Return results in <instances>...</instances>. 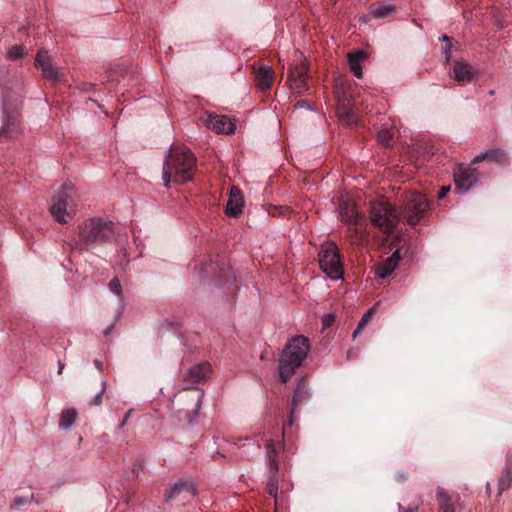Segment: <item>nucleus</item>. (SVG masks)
Here are the masks:
<instances>
[{
  "instance_id": "obj_1",
  "label": "nucleus",
  "mask_w": 512,
  "mask_h": 512,
  "mask_svg": "<svg viewBox=\"0 0 512 512\" xmlns=\"http://www.w3.org/2000/svg\"><path fill=\"white\" fill-rule=\"evenodd\" d=\"M196 158L187 148L170 146L163 164L162 179L165 187L173 179L176 183H185L192 179Z\"/></svg>"
},
{
  "instance_id": "obj_2",
  "label": "nucleus",
  "mask_w": 512,
  "mask_h": 512,
  "mask_svg": "<svg viewBox=\"0 0 512 512\" xmlns=\"http://www.w3.org/2000/svg\"><path fill=\"white\" fill-rule=\"evenodd\" d=\"M309 351V340L305 336H295L288 342L281 353L278 365L279 377L283 383L291 379Z\"/></svg>"
},
{
  "instance_id": "obj_3",
  "label": "nucleus",
  "mask_w": 512,
  "mask_h": 512,
  "mask_svg": "<svg viewBox=\"0 0 512 512\" xmlns=\"http://www.w3.org/2000/svg\"><path fill=\"white\" fill-rule=\"evenodd\" d=\"M114 238L113 222L104 221L100 218H91L80 226L79 240L75 242V246L82 249L95 243L109 242Z\"/></svg>"
},
{
  "instance_id": "obj_4",
  "label": "nucleus",
  "mask_w": 512,
  "mask_h": 512,
  "mask_svg": "<svg viewBox=\"0 0 512 512\" xmlns=\"http://www.w3.org/2000/svg\"><path fill=\"white\" fill-rule=\"evenodd\" d=\"M371 222L384 232L391 233L399 221V214L391 203L380 199L374 201L370 208Z\"/></svg>"
},
{
  "instance_id": "obj_5",
  "label": "nucleus",
  "mask_w": 512,
  "mask_h": 512,
  "mask_svg": "<svg viewBox=\"0 0 512 512\" xmlns=\"http://www.w3.org/2000/svg\"><path fill=\"white\" fill-rule=\"evenodd\" d=\"M173 405L179 420H185L187 423L191 424L200 410L201 396L198 391L194 389L179 394Z\"/></svg>"
},
{
  "instance_id": "obj_6",
  "label": "nucleus",
  "mask_w": 512,
  "mask_h": 512,
  "mask_svg": "<svg viewBox=\"0 0 512 512\" xmlns=\"http://www.w3.org/2000/svg\"><path fill=\"white\" fill-rule=\"evenodd\" d=\"M319 266L332 280L342 278L343 267L335 245L326 244L321 247L319 252Z\"/></svg>"
},
{
  "instance_id": "obj_7",
  "label": "nucleus",
  "mask_w": 512,
  "mask_h": 512,
  "mask_svg": "<svg viewBox=\"0 0 512 512\" xmlns=\"http://www.w3.org/2000/svg\"><path fill=\"white\" fill-rule=\"evenodd\" d=\"M403 213L410 225H416L429 209V202L420 192L406 193L403 198Z\"/></svg>"
},
{
  "instance_id": "obj_8",
  "label": "nucleus",
  "mask_w": 512,
  "mask_h": 512,
  "mask_svg": "<svg viewBox=\"0 0 512 512\" xmlns=\"http://www.w3.org/2000/svg\"><path fill=\"white\" fill-rule=\"evenodd\" d=\"M73 207L74 202L71 193L65 188L52 199L49 210L57 222L67 223Z\"/></svg>"
},
{
  "instance_id": "obj_9",
  "label": "nucleus",
  "mask_w": 512,
  "mask_h": 512,
  "mask_svg": "<svg viewBox=\"0 0 512 512\" xmlns=\"http://www.w3.org/2000/svg\"><path fill=\"white\" fill-rule=\"evenodd\" d=\"M267 458L269 462V478L266 486L267 493L274 498L275 505H278V472L279 461L277 459V451L275 444L269 440L266 444Z\"/></svg>"
},
{
  "instance_id": "obj_10",
  "label": "nucleus",
  "mask_w": 512,
  "mask_h": 512,
  "mask_svg": "<svg viewBox=\"0 0 512 512\" xmlns=\"http://www.w3.org/2000/svg\"><path fill=\"white\" fill-rule=\"evenodd\" d=\"M308 71L309 63L306 59L290 67L288 83L293 93L300 95L309 89Z\"/></svg>"
},
{
  "instance_id": "obj_11",
  "label": "nucleus",
  "mask_w": 512,
  "mask_h": 512,
  "mask_svg": "<svg viewBox=\"0 0 512 512\" xmlns=\"http://www.w3.org/2000/svg\"><path fill=\"white\" fill-rule=\"evenodd\" d=\"M478 178L479 172L470 166L460 165L454 171L455 187L462 193H466L473 188L477 184Z\"/></svg>"
},
{
  "instance_id": "obj_12",
  "label": "nucleus",
  "mask_w": 512,
  "mask_h": 512,
  "mask_svg": "<svg viewBox=\"0 0 512 512\" xmlns=\"http://www.w3.org/2000/svg\"><path fill=\"white\" fill-rule=\"evenodd\" d=\"M21 133L20 113L17 108H3L2 126L0 136L5 135L10 138L17 137Z\"/></svg>"
},
{
  "instance_id": "obj_13",
  "label": "nucleus",
  "mask_w": 512,
  "mask_h": 512,
  "mask_svg": "<svg viewBox=\"0 0 512 512\" xmlns=\"http://www.w3.org/2000/svg\"><path fill=\"white\" fill-rule=\"evenodd\" d=\"M35 67L40 69L42 76L47 80L60 81L61 74L57 68L51 63V59L47 51H39L35 58Z\"/></svg>"
},
{
  "instance_id": "obj_14",
  "label": "nucleus",
  "mask_w": 512,
  "mask_h": 512,
  "mask_svg": "<svg viewBox=\"0 0 512 512\" xmlns=\"http://www.w3.org/2000/svg\"><path fill=\"white\" fill-rule=\"evenodd\" d=\"M205 122L216 133L232 134L236 129L235 123L225 115L208 114Z\"/></svg>"
},
{
  "instance_id": "obj_15",
  "label": "nucleus",
  "mask_w": 512,
  "mask_h": 512,
  "mask_svg": "<svg viewBox=\"0 0 512 512\" xmlns=\"http://www.w3.org/2000/svg\"><path fill=\"white\" fill-rule=\"evenodd\" d=\"M484 160L500 165L509 163L508 154L502 148L488 149L484 152H481L473 158L471 164H477Z\"/></svg>"
},
{
  "instance_id": "obj_16",
  "label": "nucleus",
  "mask_w": 512,
  "mask_h": 512,
  "mask_svg": "<svg viewBox=\"0 0 512 512\" xmlns=\"http://www.w3.org/2000/svg\"><path fill=\"white\" fill-rule=\"evenodd\" d=\"M252 67L256 86L262 91L270 89L274 75L273 69L269 65L256 66V64H253Z\"/></svg>"
},
{
  "instance_id": "obj_17",
  "label": "nucleus",
  "mask_w": 512,
  "mask_h": 512,
  "mask_svg": "<svg viewBox=\"0 0 512 512\" xmlns=\"http://www.w3.org/2000/svg\"><path fill=\"white\" fill-rule=\"evenodd\" d=\"M243 198L241 191L233 186L230 188L229 199L226 205V214L231 217H238L242 213Z\"/></svg>"
},
{
  "instance_id": "obj_18",
  "label": "nucleus",
  "mask_w": 512,
  "mask_h": 512,
  "mask_svg": "<svg viewBox=\"0 0 512 512\" xmlns=\"http://www.w3.org/2000/svg\"><path fill=\"white\" fill-rule=\"evenodd\" d=\"M338 120L346 127H352L357 123L358 116L350 103H339L336 109Z\"/></svg>"
},
{
  "instance_id": "obj_19",
  "label": "nucleus",
  "mask_w": 512,
  "mask_h": 512,
  "mask_svg": "<svg viewBox=\"0 0 512 512\" xmlns=\"http://www.w3.org/2000/svg\"><path fill=\"white\" fill-rule=\"evenodd\" d=\"M210 365L202 363L189 368L183 375V380L190 384H197L210 373Z\"/></svg>"
},
{
  "instance_id": "obj_20",
  "label": "nucleus",
  "mask_w": 512,
  "mask_h": 512,
  "mask_svg": "<svg viewBox=\"0 0 512 512\" xmlns=\"http://www.w3.org/2000/svg\"><path fill=\"white\" fill-rule=\"evenodd\" d=\"M453 72L457 82H470L476 75L475 69L465 61H456L453 66Z\"/></svg>"
},
{
  "instance_id": "obj_21",
  "label": "nucleus",
  "mask_w": 512,
  "mask_h": 512,
  "mask_svg": "<svg viewBox=\"0 0 512 512\" xmlns=\"http://www.w3.org/2000/svg\"><path fill=\"white\" fill-rule=\"evenodd\" d=\"M181 492H187L190 496H194L195 488L191 482L180 480L165 491V501L175 499Z\"/></svg>"
},
{
  "instance_id": "obj_22",
  "label": "nucleus",
  "mask_w": 512,
  "mask_h": 512,
  "mask_svg": "<svg viewBox=\"0 0 512 512\" xmlns=\"http://www.w3.org/2000/svg\"><path fill=\"white\" fill-rule=\"evenodd\" d=\"M366 53L362 50H358L355 53L348 55V65L353 75L359 79L362 78V66L361 62L365 59Z\"/></svg>"
},
{
  "instance_id": "obj_23",
  "label": "nucleus",
  "mask_w": 512,
  "mask_h": 512,
  "mask_svg": "<svg viewBox=\"0 0 512 512\" xmlns=\"http://www.w3.org/2000/svg\"><path fill=\"white\" fill-rule=\"evenodd\" d=\"M309 398L308 389L306 387L305 381L302 379L298 382L296 389L294 390L292 401H291V413H294L296 408L307 401Z\"/></svg>"
},
{
  "instance_id": "obj_24",
  "label": "nucleus",
  "mask_w": 512,
  "mask_h": 512,
  "mask_svg": "<svg viewBox=\"0 0 512 512\" xmlns=\"http://www.w3.org/2000/svg\"><path fill=\"white\" fill-rule=\"evenodd\" d=\"M369 8L370 15H372V17L375 19L386 18L388 15L395 11L394 5L386 1L373 3L369 6Z\"/></svg>"
},
{
  "instance_id": "obj_25",
  "label": "nucleus",
  "mask_w": 512,
  "mask_h": 512,
  "mask_svg": "<svg viewBox=\"0 0 512 512\" xmlns=\"http://www.w3.org/2000/svg\"><path fill=\"white\" fill-rule=\"evenodd\" d=\"M512 483V466L510 464H506V466L501 471L500 477L498 479V489L499 494L506 491Z\"/></svg>"
},
{
  "instance_id": "obj_26",
  "label": "nucleus",
  "mask_w": 512,
  "mask_h": 512,
  "mask_svg": "<svg viewBox=\"0 0 512 512\" xmlns=\"http://www.w3.org/2000/svg\"><path fill=\"white\" fill-rule=\"evenodd\" d=\"M396 267L397 265L387 258L383 262L375 265V273L381 279H385L392 274Z\"/></svg>"
},
{
  "instance_id": "obj_27",
  "label": "nucleus",
  "mask_w": 512,
  "mask_h": 512,
  "mask_svg": "<svg viewBox=\"0 0 512 512\" xmlns=\"http://www.w3.org/2000/svg\"><path fill=\"white\" fill-rule=\"evenodd\" d=\"M77 418V411L74 408H68L61 413L59 427L65 430L70 429Z\"/></svg>"
},
{
  "instance_id": "obj_28",
  "label": "nucleus",
  "mask_w": 512,
  "mask_h": 512,
  "mask_svg": "<svg viewBox=\"0 0 512 512\" xmlns=\"http://www.w3.org/2000/svg\"><path fill=\"white\" fill-rule=\"evenodd\" d=\"M437 499L440 512H455L451 499L443 488L437 489Z\"/></svg>"
},
{
  "instance_id": "obj_29",
  "label": "nucleus",
  "mask_w": 512,
  "mask_h": 512,
  "mask_svg": "<svg viewBox=\"0 0 512 512\" xmlns=\"http://www.w3.org/2000/svg\"><path fill=\"white\" fill-rule=\"evenodd\" d=\"M394 136H395V131L394 130H392V129L386 127V126H383L378 131L377 140H378V142L381 145L386 146V147H390V146H393Z\"/></svg>"
},
{
  "instance_id": "obj_30",
  "label": "nucleus",
  "mask_w": 512,
  "mask_h": 512,
  "mask_svg": "<svg viewBox=\"0 0 512 512\" xmlns=\"http://www.w3.org/2000/svg\"><path fill=\"white\" fill-rule=\"evenodd\" d=\"M340 214L341 218L344 222L348 224H356L357 223V211L353 207H349L347 204L340 205Z\"/></svg>"
},
{
  "instance_id": "obj_31",
  "label": "nucleus",
  "mask_w": 512,
  "mask_h": 512,
  "mask_svg": "<svg viewBox=\"0 0 512 512\" xmlns=\"http://www.w3.org/2000/svg\"><path fill=\"white\" fill-rule=\"evenodd\" d=\"M27 53L28 52L23 45H13L7 48L6 57L9 60L15 61L24 57Z\"/></svg>"
},
{
  "instance_id": "obj_32",
  "label": "nucleus",
  "mask_w": 512,
  "mask_h": 512,
  "mask_svg": "<svg viewBox=\"0 0 512 512\" xmlns=\"http://www.w3.org/2000/svg\"><path fill=\"white\" fill-rule=\"evenodd\" d=\"M31 502H35L36 504L40 502L33 493H31L28 497L16 496L10 503V508L17 509L20 506L27 505Z\"/></svg>"
},
{
  "instance_id": "obj_33",
  "label": "nucleus",
  "mask_w": 512,
  "mask_h": 512,
  "mask_svg": "<svg viewBox=\"0 0 512 512\" xmlns=\"http://www.w3.org/2000/svg\"><path fill=\"white\" fill-rule=\"evenodd\" d=\"M373 313H374V308L372 307L362 316V318L358 322L356 329L353 332V335H352L353 338H355L360 333V331L370 322V320L373 316Z\"/></svg>"
},
{
  "instance_id": "obj_34",
  "label": "nucleus",
  "mask_w": 512,
  "mask_h": 512,
  "mask_svg": "<svg viewBox=\"0 0 512 512\" xmlns=\"http://www.w3.org/2000/svg\"><path fill=\"white\" fill-rule=\"evenodd\" d=\"M108 286H109L110 291L113 292L115 295H117V296L121 295L122 289H121V284H120V281L118 278H113L109 282Z\"/></svg>"
},
{
  "instance_id": "obj_35",
  "label": "nucleus",
  "mask_w": 512,
  "mask_h": 512,
  "mask_svg": "<svg viewBox=\"0 0 512 512\" xmlns=\"http://www.w3.org/2000/svg\"><path fill=\"white\" fill-rule=\"evenodd\" d=\"M291 210L288 208V207H277V206H274L270 211H269V214L273 215V216H276V215H279V216H286L288 213H290Z\"/></svg>"
},
{
  "instance_id": "obj_36",
  "label": "nucleus",
  "mask_w": 512,
  "mask_h": 512,
  "mask_svg": "<svg viewBox=\"0 0 512 512\" xmlns=\"http://www.w3.org/2000/svg\"><path fill=\"white\" fill-rule=\"evenodd\" d=\"M334 321H335V314H333V313L325 314L322 317L323 328L326 329V328L331 327L333 325Z\"/></svg>"
},
{
  "instance_id": "obj_37",
  "label": "nucleus",
  "mask_w": 512,
  "mask_h": 512,
  "mask_svg": "<svg viewBox=\"0 0 512 512\" xmlns=\"http://www.w3.org/2000/svg\"><path fill=\"white\" fill-rule=\"evenodd\" d=\"M102 385V388L101 390L97 393V395L93 398L92 402H91V405H100L102 403V397H103V394L106 390V381H102L101 383Z\"/></svg>"
},
{
  "instance_id": "obj_38",
  "label": "nucleus",
  "mask_w": 512,
  "mask_h": 512,
  "mask_svg": "<svg viewBox=\"0 0 512 512\" xmlns=\"http://www.w3.org/2000/svg\"><path fill=\"white\" fill-rule=\"evenodd\" d=\"M295 108H306V109H309V110H313V106L310 102L308 101H300V102H297L295 104Z\"/></svg>"
},
{
  "instance_id": "obj_39",
  "label": "nucleus",
  "mask_w": 512,
  "mask_h": 512,
  "mask_svg": "<svg viewBox=\"0 0 512 512\" xmlns=\"http://www.w3.org/2000/svg\"><path fill=\"white\" fill-rule=\"evenodd\" d=\"M389 260L393 261L396 265H398L399 260L401 259L400 250H395L390 257Z\"/></svg>"
},
{
  "instance_id": "obj_40",
  "label": "nucleus",
  "mask_w": 512,
  "mask_h": 512,
  "mask_svg": "<svg viewBox=\"0 0 512 512\" xmlns=\"http://www.w3.org/2000/svg\"><path fill=\"white\" fill-rule=\"evenodd\" d=\"M449 191H450V187H445V186L442 187L438 193V198L443 199Z\"/></svg>"
},
{
  "instance_id": "obj_41",
  "label": "nucleus",
  "mask_w": 512,
  "mask_h": 512,
  "mask_svg": "<svg viewBox=\"0 0 512 512\" xmlns=\"http://www.w3.org/2000/svg\"><path fill=\"white\" fill-rule=\"evenodd\" d=\"M371 18H373V17H372V15H370V11H369L367 14L360 16L359 21L361 23H367Z\"/></svg>"
},
{
  "instance_id": "obj_42",
  "label": "nucleus",
  "mask_w": 512,
  "mask_h": 512,
  "mask_svg": "<svg viewBox=\"0 0 512 512\" xmlns=\"http://www.w3.org/2000/svg\"><path fill=\"white\" fill-rule=\"evenodd\" d=\"M293 414L294 413H291L290 412V417L288 419V421L284 424L283 426V431L287 428V427H291L293 425Z\"/></svg>"
},
{
  "instance_id": "obj_43",
  "label": "nucleus",
  "mask_w": 512,
  "mask_h": 512,
  "mask_svg": "<svg viewBox=\"0 0 512 512\" xmlns=\"http://www.w3.org/2000/svg\"><path fill=\"white\" fill-rule=\"evenodd\" d=\"M399 511L400 512H418V507L415 506L413 508H408V509H404L400 504H399Z\"/></svg>"
},
{
  "instance_id": "obj_44",
  "label": "nucleus",
  "mask_w": 512,
  "mask_h": 512,
  "mask_svg": "<svg viewBox=\"0 0 512 512\" xmlns=\"http://www.w3.org/2000/svg\"><path fill=\"white\" fill-rule=\"evenodd\" d=\"M443 53L445 54V58L448 61L450 59V47L446 46L443 48Z\"/></svg>"
},
{
  "instance_id": "obj_45",
  "label": "nucleus",
  "mask_w": 512,
  "mask_h": 512,
  "mask_svg": "<svg viewBox=\"0 0 512 512\" xmlns=\"http://www.w3.org/2000/svg\"><path fill=\"white\" fill-rule=\"evenodd\" d=\"M224 274H225V276H227V277H229V278H230V277H233V281H235V275H234V273L231 271V269H230V268H227V269L224 271Z\"/></svg>"
},
{
  "instance_id": "obj_46",
  "label": "nucleus",
  "mask_w": 512,
  "mask_h": 512,
  "mask_svg": "<svg viewBox=\"0 0 512 512\" xmlns=\"http://www.w3.org/2000/svg\"><path fill=\"white\" fill-rule=\"evenodd\" d=\"M130 416V411L128 413H126L124 419L121 421V423L119 424V428H122L125 424H126V421L127 419L129 418Z\"/></svg>"
},
{
  "instance_id": "obj_47",
  "label": "nucleus",
  "mask_w": 512,
  "mask_h": 512,
  "mask_svg": "<svg viewBox=\"0 0 512 512\" xmlns=\"http://www.w3.org/2000/svg\"><path fill=\"white\" fill-rule=\"evenodd\" d=\"M113 327H114V324H111L110 326H108V327L103 331V334H104L105 336L109 335V334H110V332H111V330L113 329Z\"/></svg>"
},
{
  "instance_id": "obj_48",
  "label": "nucleus",
  "mask_w": 512,
  "mask_h": 512,
  "mask_svg": "<svg viewBox=\"0 0 512 512\" xmlns=\"http://www.w3.org/2000/svg\"><path fill=\"white\" fill-rule=\"evenodd\" d=\"M94 365L97 369L102 370L103 369V363L100 360H95Z\"/></svg>"
},
{
  "instance_id": "obj_49",
  "label": "nucleus",
  "mask_w": 512,
  "mask_h": 512,
  "mask_svg": "<svg viewBox=\"0 0 512 512\" xmlns=\"http://www.w3.org/2000/svg\"><path fill=\"white\" fill-rule=\"evenodd\" d=\"M441 40H442V41H444V42H446V43H449V44H450V43H451L452 38H451V37H449V36L444 35V36H442Z\"/></svg>"
},
{
  "instance_id": "obj_50",
  "label": "nucleus",
  "mask_w": 512,
  "mask_h": 512,
  "mask_svg": "<svg viewBox=\"0 0 512 512\" xmlns=\"http://www.w3.org/2000/svg\"><path fill=\"white\" fill-rule=\"evenodd\" d=\"M63 368H64V363L59 362V363H58V373H59V374H61V373H62Z\"/></svg>"
},
{
  "instance_id": "obj_51",
  "label": "nucleus",
  "mask_w": 512,
  "mask_h": 512,
  "mask_svg": "<svg viewBox=\"0 0 512 512\" xmlns=\"http://www.w3.org/2000/svg\"><path fill=\"white\" fill-rule=\"evenodd\" d=\"M488 94L492 96V95H494V91H493V90H490V91L488 92Z\"/></svg>"
},
{
  "instance_id": "obj_52",
  "label": "nucleus",
  "mask_w": 512,
  "mask_h": 512,
  "mask_svg": "<svg viewBox=\"0 0 512 512\" xmlns=\"http://www.w3.org/2000/svg\"><path fill=\"white\" fill-rule=\"evenodd\" d=\"M333 3H336L338 0H331Z\"/></svg>"
}]
</instances>
